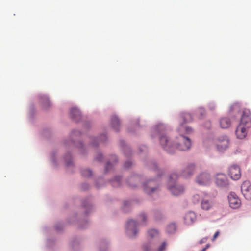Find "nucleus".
Returning <instances> with one entry per match:
<instances>
[{"label": "nucleus", "instance_id": "34", "mask_svg": "<svg viewBox=\"0 0 251 251\" xmlns=\"http://www.w3.org/2000/svg\"><path fill=\"white\" fill-rule=\"evenodd\" d=\"M111 159L113 161H116L117 160V158L116 156L113 155L111 156Z\"/></svg>", "mask_w": 251, "mask_h": 251}, {"label": "nucleus", "instance_id": "37", "mask_svg": "<svg viewBox=\"0 0 251 251\" xmlns=\"http://www.w3.org/2000/svg\"><path fill=\"white\" fill-rule=\"evenodd\" d=\"M103 138V139H102V141L104 142L106 139V136L105 135L101 136V138Z\"/></svg>", "mask_w": 251, "mask_h": 251}, {"label": "nucleus", "instance_id": "6", "mask_svg": "<svg viewBox=\"0 0 251 251\" xmlns=\"http://www.w3.org/2000/svg\"><path fill=\"white\" fill-rule=\"evenodd\" d=\"M241 192L247 200H251V184L248 181L243 182L241 187Z\"/></svg>", "mask_w": 251, "mask_h": 251}, {"label": "nucleus", "instance_id": "35", "mask_svg": "<svg viewBox=\"0 0 251 251\" xmlns=\"http://www.w3.org/2000/svg\"><path fill=\"white\" fill-rule=\"evenodd\" d=\"M209 246V244H207L206 247L205 248H204L203 249H202V250L201 251H205L207 249V248H208Z\"/></svg>", "mask_w": 251, "mask_h": 251}, {"label": "nucleus", "instance_id": "15", "mask_svg": "<svg viewBox=\"0 0 251 251\" xmlns=\"http://www.w3.org/2000/svg\"><path fill=\"white\" fill-rule=\"evenodd\" d=\"M153 182L152 180H149L144 184V189L146 193H151L156 190L155 188L152 187Z\"/></svg>", "mask_w": 251, "mask_h": 251}, {"label": "nucleus", "instance_id": "10", "mask_svg": "<svg viewBox=\"0 0 251 251\" xmlns=\"http://www.w3.org/2000/svg\"><path fill=\"white\" fill-rule=\"evenodd\" d=\"M216 183L220 187H224L228 184V181L226 175L223 174H218L216 176Z\"/></svg>", "mask_w": 251, "mask_h": 251}, {"label": "nucleus", "instance_id": "32", "mask_svg": "<svg viewBox=\"0 0 251 251\" xmlns=\"http://www.w3.org/2000/svg\"><path fill=\"white\" fill-rule=\"evenodd\" d=\"M140 217L142 218V220L143 222H145V220H146V216L145 215V214H142L141 215H140Z\"/></svg>", "mask_w": 251, "mask_h": 251}, {"label": "nucleus", "instance_id": "20", "mask_svg": "<svg viewBox=\"0 0 251 251\" xmlns=\"http://www.w3.org/2000/svg\"><path fill=\"white\" fill-rule=\"evenodd\" d=\"M176 226L174 224H171L167 227V231L169 233H173L175 231Z\"/></svg>", "mask_w": 251, "mask_h": 251}, {"label": "nucleus", "instance_id": "28", "mask_svg": "<svg viewBox=\"0 0 251 251\" xmlns=\"http://www.w3.org/2000/svg\"><path fill=\"white\" fill-rule=\"evenodd\" d=\"M113 166L112 164L110 162H108L105 167V170L106 172L108 171Z\"/></svg>", "mask_w": 251, "mask_h": 251}, {"label": "nucleus", "instance_id": "11", "mask_svg": "<svg viewBox=\"0 0 251 251\" xmlns=\"http://www.w3.org/2000/svg\"><path fill=\"white\" fill-rule=\"evenodd\" d=\"M228 144L229 141L226 137H225L222 140L219 139L217 144V149L219 151L225 150L228 147Z\"/></svg>", "mask_w": 251, "mask_h": 251}, {"label": "nucleus", "instance_id": "1", "mask_svg": "<svg viewBox=\"0 0 251 251\" xmlns=\"http://www.w3.org/2000/svg\"><path fill=\"white\" fill-rule=\"evenodd\" d=\"M251 127V113L250 110H243L240 122L237 126L235 134L238 139H244L247 135L249 129Z\"/></svg>", "mask_w": 251, "mask_h": 251}, {"label": "nucleus", "instance_id": "23", "mask_svg": "<svg viewBox=\"0 0 251 251\" xmlns=\"http://www.w3.org/2000/svg\"><path fill=\"white\" fill-rule=\"evenodd\" d=\"M143 251H154L152 244L149 243L144 245L143 247Z\"/></svg>", "mask_w": 251, "mask_h": 251}, {"label": "nucleus", "instance_id": "9", "mask_svg": "<svg viewBox=\"0 0 251 251\" xmlns=\"http://www.w3.org/2000/svg\"><path fill=\"white\" fill-rule=\"evenodd\" d=\"M160 142L162 147L167 151L171 152L174 150V144L170 145L168 138L166 136L162 135L160 138Z\"/></svg>", "mask_w": 251, "mask_h": 251}, {"label": "nucleus", "instance_id": "40", "mask_svg": "<svg viewBox=\"0 0 251 251\" xmlns=\"http://www.w3.org/2000/svg\"><path fill=\"white\" fill-rule=\"evenodd\" d=\"M203 240V239H202V240L201 241V243H203V242H204V240Z\"/></svg>", "mask_w": 251, "mask_h": 251}, {"label": "nucleus", "instance_id": "39", "mask_svg": "<svg viewBox=\"0 0 251 251\" xmlns=\"http://www.w3.org/2000/svg\"><path fill=\"white\" fill-rule=\"evenodd\" d=\"M153 167L154 168V169H156L157 168V165L155 164H153Z\"/></svg>", "mask_w": 251, "mask_h": 251}, {"label": "nucleus", "instance_id": "13", "mask_svg": "<svg viewBox=\"0 0 251 251\" xmlns=\"http://www.w3.org/2000/svg\"><path fill=\"white\" fill-rule=\"evenodd\" d=\"M213 206V203L206 198H204L201 201V207L203 210H208Z\"/></svg>", "mask_w": 251, "mask_h": 251}, {"label": "nucleus", "instance_id": "30", "mask_svg": "<svg viewBox=\"0 0 251 251\" xmlns=\"http://www.w3.org/2000/svg\"><path fill=\"white\" fill-rule=\"evenodd\" d=\"M210 126H211V123L209 121H207L205 123V126L207 128H209L210 127Z\"/></svg>", "mask_w": 251, "mask_h": 251}, {"label": "nucleus", "instance_id": "33", "mask_svg": "<svg viewBox=\"0 0 251 251\" xmlns=\"http://www.w3.org/2000/svg\"><path fill=\"white\" fill-rule=\"evenodd\" d=\"M114 182L116 183V186H119L120 185L119 179H117V178H116L114 180Z\"/></svg>", "mask_w": 251, "mask_h": 251}, {"label": "nucleus", "instance_id": "41", "mask_svg": "<svg viewBox=\"0 0 251 251\" xmlns=\"http://www.w3.org/2000/svg\"><path fill=\"white\" fill-rule=\"evenodd\" d=\"M67 165H68V166L69 165V162H67Z\"/></svg>", "mask_w": 251, "mask_h": 251}, {"label": "nucleus", "instance_id": "8", "mask_svg": "<svg viewBox=\"0 0 251 251\" xmlns=\"http://www.w3.org/2000/svg\"><path fill=\"white\" fill-rule=\"evenodd\" d=\"M210 180V176L207 173H202L197 177L196 182L200 185H204L208 184Z\"/></svg>", "mask_w": 251, "mask_h": 251}, {"label": "nucleus", "instance_id": "31", "mask_svg": "<svg viewBox=\"0 0 251 251\" xmlns=\"http://www.w3.org/2000/svg\"><path fill=\"white\" fill-rule=\"evenodd\" d=\"M219 235V232L217 231L215 233L213 237V240H214Z\"/></svg>", "mask_w": 251, "mask_h": 251}, {"label": "nucleus", "instance_id": "17", "mask_svg": "<svg viewBox=\"0 0 251 251\" xmlns=\"http://www.w3.org/2000/svg\"><path fill=\"white\" fill-rule=\"evenodd\" d=\"M196 218L195 214L193 212H189L185 215L184 219L186 224H190L195 221Z\"/></svg>", "mask_w": 251, "mask_h": 251}, {"label": "nucleus", "instance_id": "4", "mask_svg": "<svg viewBox=\"0 0 251 251\" xmlns=\"http://www.w3.org/2000/svg\"><path fill=\"white\" fill-rule=\"evenodd\" d=\"M228 200L229 206L232 208L237 209L241 206V201L234 193L231 192L229 194Z\"/></svg>", "mask_w": 251, "mask_h": 251}, {"label": "nucleus", "instance_id": "18", "mask_svg": "<svg viewBox=\"0 0 251 251\" xmlns=\"http://www.w3.org/2000/svg\"><path fill=\"white\" fill-rule=\"evenodd\" d=\"M40 101L44 108H47L51 105L48 97L46 96H41L40 97Z\"/></svg>", "mask_w": 251, "mask_h": 251}, {"label": "nucleus", "instance_id": "36", "mask_svg": "<svg viewBox=\"0 0 251 251\" xmlns=\"http://www.w3.org/2000/svg\"><path fill=\"white\" fill-rule=\"evenodd\" d=\"M99 157L96 158V159L100 161L101 158H102V155L101 154H99Z\"/></svg>", "mask_w": 251, "mask_h": 251}, {"label": "nucleus", "instance_id": "3", "mask_svg": "<svg viewBox=\"0 0 251 251\" xmlns=\"http://www.w3.org/2000/svg\"><path fill=\"white\" fill-rule=\"evenodd\" d=\"M177 140L178 143L176 145H174V148L176 147L180 151H186L190 148L191 143L188 138L180 135Z\"/></svg>", "mask_w": 251, "mask_h": 251}, {"label": "nucleus", "instance_id": "38", "mask_svg": "<svg viewBox=\"0 0 251 251\" xmlns=\"http://www.w3.org/2000/svg\"><path fill=\"white\" fill-rule=\"evenodd\" d=\"M79 133V132H78V131H73V132H72V134H73V135H75V134H77V133Z\"/></svg>", "mask_w": 251, "mask_h": 251}, {"label": "nucleus", "instance_id": "5", "mask_svg": "<svg viewBox=\"0 0 251 251\" xmlns=\"http://www.w3.org/2000/svg\"><path fill=\"white\" fill-rule=\"evenodd\" d=\"M138 224L133 220H130L127 224L126 232L130 238H133L136 236L137 230L136 227Z\"/></svg>", "mask_w": 251, "mask_h": 251}, {"label": "nucleus", "instance_id": "12", "mask_svg": "<svg viewBox=\"0 0 251 251\" xmlns=\"http://www.w3.org/2000/svg\"><path fill=\"white\" fill-rule=\"evenodd\" d=\"M195 171V165L193 164H189L187 167L182 171V175L185 178L191 176Z\"/></svg>", "mask_w": 251, "mask_h": 251}, {"label": "nucleus", "instance_id": "16", "mask_svg": "<svg viewBox=\"0 0 251 251\" xmlns=\"http://www.w3.org/2000/svg\"><path fill=\"white\" fill-rule=\"evenodd\" d=\"M70 115L72 118L76 121H78L81 118V113L79 110L75 107L71 109Z\"/></svg>", "mask_w": 251, "mask_h": 251}, {"label": "nucleus", "instance_id": "7", "mask_svg": "<svg viewBox=\"0 0 251 251\" xmlns=\"http://www.w3.org/2000/svg\"><path fill=\"white\" fill-rule=\"evenodd\" d=\"M228 174L233 180H238L241 177V171L237 165H232L229 169Z\"/></svg>", "mask_w": 251, "mask_h": 251}, {"label": "nucleus", "instance_id": "21", "mask_svg": "<svg viewBox=\"0 0 251 251\" xmlns=\"http://www.w3.org/2000/svg\"><path fill=\"white\" fill-rule=\"evenodd\" d=\"M81 174L85 177H90L92 176V172L89 169H85L81 171Z\"/></svg>", "mask_w": 251, "mask_h": 251}, {"label": "nucleus", "instance_id": "24", "mask_svg": "<svg viewBox=\"0 0 251 251\" xmlns=\"http://www.w3.org/2000/svg\"><path fill=\"white\" fill-rule=\"evenodd\" d=\"M183 119L185 123L191 122L192 121L191 115L189 113H186L184 115Z\"/></svg>", "mask_w": 251, "mask_h": 251}, {"label": "nucleus", "instance_id": "2", "mask_svg": "<svg viewBox=\"0 0 251 251\" xmlns=\"http://www.w3.org/2000/svg\"><path fill=\"white\" fill-rule=\"evenodd\" d=\"M177 178V175L176 174H173L170 176L169 180L168 188L172 192L174 195L177 196L182 194L184 192V188L183 186L178 185L176 184H174L173 185H171L172 183H174V180Z\"/></svg>", "mask_w": 251, "mask_h": 251}, {"label": "nucleus", "instance_id": "22", "mask_svg": "<svg viewBox=\"0 0 251 251\" xmlns=\"http://www.w3.org/2000/svg\"><path fill=\"white\" fill-rule=\"evenodd\" d=\"M148 235L151 238H153L158 235V232L156 230L151 229L148 231Z\"/></svg>", "mask_w": 251, "mask_h": 251}, {"label": "nucleus", "instance_id": "19", "mask_svg": "<svg viewBox=\"0 0 251 251\" xmlns=\"http://www.w3.org/2000/svg\"><path fill=\"white\" fill-rule=\"evenodd\" d=\"M111 125L113 128L116 131L119 129L120 122L117 116H113L111 118Z\"/></svg>", "mask_w": 251, "mask_h": 251}, {"label": "nucleus", "instance_id": "26", "mask_svg": "<svg viewBox=\"0 0 251 251\" xmlns=\"http://www.w3.org/2000/svg\"><path fill=\"white\" fill-rule=\"evenodd\" d=\"M167 247V244L166 242H163L157 250V251H165Z\"/></svg>", "mask_w": 251, "mask_h": 251}, {"label": "nucleus", "instance_id": "27", "mask_svg": "<svg viewBox=\"0 0 251 251\" xmlns=\"http://www.w3.org/2000/svg\"><path fill=\"white\" fill-rule=\"evenodd\" d=\"M201 197L199 195H194L192 198V201L194 203L196 204L199 202Z\"/></svg>", "mask_w": 251, "mask_h": 251}, {"label": "nucleus", "instance_id": "29", "mask_svg": "<svg viewBox=\"0 0 251 251\" xmlns=\"http://www.w3.org/2000/svg\"><path fill=\"white\" fill-rule=\"evenodd\" d=\"M132 163L131 161H128L126 162L124 165L125 167L126 168H128L131 165Z\"/></svg>", "mask_w": 251, "mask_h": 251}, {"label": "nucleus", "instance_id": "25", "mask_svg": "<svg viewBox=\"0 0 251 251\" xmlns=\"http://www.w3.org/2000/svg\"><path fill=\"white\" fill-rule=\"evenodd\" d=\"M184 129L185 130V132L187 134H190L192 132L193 130L191 127H184V126L182 125H181L180 126V129H179V130H180V132H181V131Z\"/></svg>", "mask_w": 251, "mask_h": 251}, {"label": "nucleus", "instance_id": "14", "mask_svg": "<svg viewBox=\"0 0 251 251\" xmlns=\"http://www.w3.org/2000/svg\"><path fill=\"white\" fill-rule=\"evenodd\" d=\"M219 123L221 128H227L230 126L231 122L229 118L223 117L220 119Z\"/></svg>", "mask_w": 251, "mask_h": 251}]
</instances>
